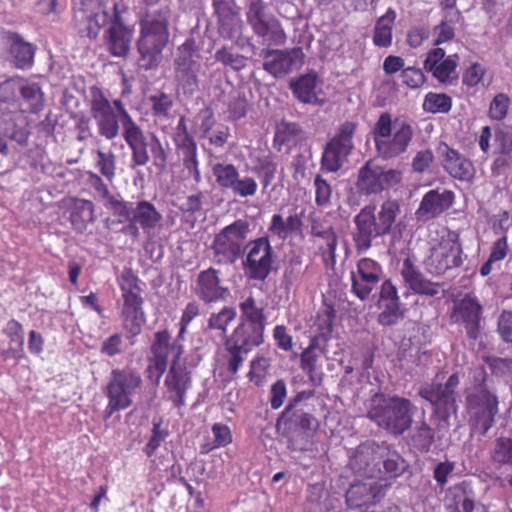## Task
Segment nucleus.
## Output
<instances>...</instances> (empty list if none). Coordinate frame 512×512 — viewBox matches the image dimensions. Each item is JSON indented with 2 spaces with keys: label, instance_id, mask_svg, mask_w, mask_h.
I'll use <instances>...</instances> for the list:
<instances>
[{
  "label": "nucleus",
  "instance_id": "nucleus-61",
  "mask_svg": "<svg viewBox=\"0 0 512 512\" xmlns=\"http://www.w3.org/2000/svg\"><path fill=\"white\" fill-rule=\"evenodd\" d=\"M335 317L336 312L333 307H327L318 313L315 326L317 327L320 337L326 340L330 337L333 331Z\"/></svg>",
  "mask_w": 512,
  "mask_h": 512
},
{
  "label": "nucleus",
  "instance_id": "nucleus-42",
  "mask_svg": "<svg viewBox=\"0 0 512 512\" xmlns=\"http://www.w3.org/2000/svg\"><path fill=\"white\" fill-rule=\"evenodd\" d=\"M323 354L324 349L320 347L319 337L315 336L300 355V367L311 380H314V374L318 370V361Z\"/></svg>",
  "mask_w": 512,
  "mask_h": 512
},
{
  "label": "nucleus",
  "instance_id": "nucleus-40",
  "mask_svg": "<svg viewBox=\"0 0 512 512\" xmlns=\"http://www.w3.org/2000/svg\"><path fill=\"white\" fill-rule=\"evenodd\" d=\"M396 17L395 10L390 7L384 15L378 18L373 30V44L376 47L388 48L391 46Z\"/></svg>",
  "mask_w": 512,
  "mask_h": 512
},
{
  "label": "nucleus",
  "instance_id": "nucleus-18",
  "mask_svg": "<svg viewBox=\"0 0 512 512\" xmlns=\"http://www.w3.org/2000/svg\"><path fill=\"white\" fill-rule=\"evenodd\" d=\"M383 274V267L378 261L369 257L360 258L350 273L351 293L361 301L367 300Z\"/></svg>",
  "mask_w": 512,
  "mask_h": 512
},
{
  "label": "nucleus",
  "instance_id": "nucleus-57",
  "mask_svg": "<svg viewBox=\"0 0 512 512\" xmlns=\"http://www.w3.org/2000/svg\"><path fill=\"white\" fill-rule=\"evenodd\" d=\"M163 420L161 418L154 419L152 423V434L143 448V452L147 457H152L162 442L169 436V431L162 427Z\"/></svg>",
  "mask_w": 512,
  "mask_h": 512
},
{
  "label": "nucleus",
  "instance_id": "nucleus-49",
  "mask_svg": "<svg viewBox=\"0 0 512 512\" xmlns=\"http://www.w3.org/2000/svg\"><path fill=\"white\" fill-rule=\"evenodd\" d=\"M117 157L111 150L104 151L102 148L95 150V168L109 182L116 177Z\"/></svg>",
  "mask_w": 512,
  "mask_h": 512
},
{
  "label": "nucleus",
  "instance_id": "nucleus-10",
  "mask_svg": "<svg viewBox=\"0 0 512 512\" xmlns=\"http://www.w3.org/2000/svg\"><path fill=\"white\" fill-rule=\"evenodd\" d=\"M498 406V397L485 384L474 385L465 391V410L483 435L494 425Z\"/></svg>",
  "mask_w": 512,
  "mask_h": 512
},
{
  "label": "nucleus",
  "instance_id": "nucleus-54",
  "mask_svg": "<svg viewBox=\"0 0 512 512\" xmlns=\"http://www.w3.org/2000/svg\"><path fill=\"white\" fill-rule=\"evenodd\" d=\"M217 25L220 35L229 40H237L242 35L244 29V23L239 13L218 20Z\"/></svg>",
  "mask_w": 512,
  "mask_h": 512
},
{
  "label": "nucleus",
  "instance_id": "nucleus-64",
  "mask_svg": "<svg viewBox=\"0 0 512 512\" xmlns=\"http://www.w3.org/2000/svg\"><path fill=\"white\" fill-rule=\"evenodd\" d=\"M451 491L453 492L454 502L460 505L463 512H473L475 502L469 495L468 484L466 482L455 485Z\"/></svg>",
  "mask_w": 512,
  "mask_h": 512
},
{
  "label": "nucleus",
  "instance_id": "nucleus-8",
  "mask_svg": "<svg viewBox=\"0 0 512 512\" xmlns=\"http://www.w3.org/2000/svg\"><path fill=\"white\" fill-rule=\"evenodd\" d=\"M250 231V223L246 219H237L223 227L214 235L209 248L213 262L220 266L233 265L241 257Z\"/></svg>",
  "mask_w": 512,
  "mask_h": 512
},
{
  "label": "nucleus",
  "instance_id": "nucleus-31",
  "mask_svg": "<svg viewBox=\"0 0 512 512\" xmlns=\"http://www.w3.org/2000/svg\"><path fill=\"white\" fill-rule=\"evenodd\" d=\"M400 274L406 287L414 294L435 297L440 293L441 284L428 279L411 257L403 260Z\"/></svg>",
  "mask_w": 512,
  "mask_h": 512
},
{
  "label": "nucleus",
  "instance_id": "nucleus-26",
  "mask_svg": "<svg viewBox=\"0 0 512 512\" xmlns=\"http://www.w3.org/2000/svg\"><path fill=\"white\" fill-rule=\"evenodd\" d=\"M219 270L209 267L198 273L192 291L204 304L225 302L230 290L222 284Z\"/></svg>",
  "mask_w": 512,
  "mask_h": 512
},
{
  "label": "nucleus",
  "instance_id": "nucleus-20",
  "mask_svg": "<svg viewBox=\"0 0 512 512\" xmlns=\"http://www.w3.org/2000/svg\"><path fill=\"white\" fill-rule=\"evenodd\" d=\"M389 487L381 478L355 481L346 491V504L351 509L374 506L384 498Z\"/></svg>",
  "mask_w": 512,
  "mask_h": 512
},
{
  "label": "nucleus",
  "instance_id": "nucleus-2",
  "mask_svg": "<svg viewBox=\"0 0 512 512\" xmlns=\"http://www.w3.org/2000/svg\"><path fill=\"white\" fill-rule=\"evenodd\" d=\"M375 212V205H367L354 218L355 231L352 238L358 254L367 252L374 239L391 232L400 206L395 200H386L381 204L377 215Z\"/></svg>",
  "mask_w": 512,
  "mask_h": 512
},
{
  "label": "nucleus",
  "instance_id": "nucleus-60",
  "mask_svg": "<svg viewBox=\"0 0 512 512\" xmlns=\"http://www.w3.org/2000/svg\"><path fill=\"white\" fill-rule=\"evenodd\" d=\"M88 182L90 186L103 198L106 200V207L110 209L112 212L114 211L113 201H120L121 199L116 198L111 194L108 185L103 181L102 175L99 173L89 171Z\"/></svg>",
  "mask_w": 512,
  "mask_h": 512
},
{
  "label": "nucleus",
  "instance_id": "nucleus-55",
  "mask_svg": "<svg viewBox=\"0 0 512 512\" xmlns=\"http://www.w3.org/2000/svg\"><path fill=\"white\" fill-rule=\"evenodd\" d=\"M214 58L217 62L234 71L242 70L246 66L247 60L245 56L239 53H234L233 49L228 46H223L218 49L214 54Z\"/></svg>",
  "mask_w": 512,
  "mask_h": 512
},
{
  "label": "nucleus",
  "instance_id": "nucleus-19",
  "mask_svg": "<svg viewBox=\"0 0 512 512\" xmlns=\"http://www.w3.org/2000/svg\"><path fill=\"white\" fill-rule=\"evenodd\" d=\"M212 174L217 185L230 190L233 195L247 198L257 193L258 184L253 177H240L239 170L232 163H216L212 166Z\"/></svg>",
  "mask_w": 512,
  "mask_h": 512
},
{
  "label": "nucleus",
  "instance_id": "nucleus-29",
  "mask_svg": "<svg viewBox=\"0 0 512 512\" xmlns=\"http://www.w3.org/2000/svg\"><path fill=\"white\" fill-rule=\"evenodd\" d=\"M459 56H446L445 50L439 47L431 49L424 61V69L441 84L452 85L458 79L456 69Z\"/></svg>",
  "mask_w": 512,
  "mask_h": 512
},
{
  "label": "nucleus",
  "instance_id": "nucleus-62",
  "mask_svg": "<svg viewBox=\"0 0 512 512\" xmlns=\"http://www.w3.org/2000/svg\"><path fill=\"white\" fill-rule=\"evenodd\" d=\"M148 147L152 155L153 165L160 171L165 170L168 162V152L155 134H152L150 142H147Z\"/></svg>",
  "mask_w": 512,
  "mask_h": 512
},
{
  "label": "nucleus",
  "instance_id": "nucleus-63",
  "mask_svg": "<svg viewBox=\"0 0 512 512\" xmlns=\"http://www.w3.org/2000/svg\"><path fill=\"white\" fill-rule=\"evenodd\" d=\"M256 170L261 177L263 187L267 188L275 179L277 164L273 161L271 156H264L259 158Z\"/></svg>",
  "mask_w": 512,
  "mask_h": 512
},
{
  "label": "nucleus",
  "instance_id": "nucleus-43",
  "mask_svg": "<svg viewBox=\"0 0 512 512\" xmlns=\"http://www.w3.org/2000/svg\"><path fill=\"white\" fill-rule=\"evenodd\" d=\"M3 333L9 338L10 343H16L19 346V349H13L11 347L8 349H3L0 351V355L4 359H20L22 357L21 352L24 345L22 324L15 319H11L4 327Z\"/></svg>",
  "mask_w": 512,
  "mask_h": 512
},
{
  "label": "nucleus",
  "instance_id": "nucleus-28",
  "mask_svg": "<svg viewBox=\"0 0 512 512\" xmlns=\"http://www.w3.org/2000/svg\"><path fill=\"white\" fill-rule=\"evenodd\" d=\"M263 69L275 78H281L304 64L305 55L301 48L285 50L268 49L263 53Z\"/></svg>",
  "mask_w": 512,
  "mask_h": 512
},
{
  "label": "nucleus",
  "instance_id": "nucleus-3",
  "mask_svg": "<svg viewBox=\"0 0 512 512\" xmlns=\"http://www.w3.org/2000/svg\"><path fill=\"white\" fill-rule=\"evenodd\" d=\"M121 292L120 315L126 338L131 340L142 332L146 322V315L143 309L144 298L142 296L143 284L131 267H125L117 278Z\"/></svg>",
  "mask_w": 512,
  "mask_h": 512
},
{
  "label": "nucleus",
  "instance_id": "nucleus-23",
  "mask_svg": "<svg viewBox=\"0 0 512 512\" xmlns=\"http://www.w3.org/2000/svg\"><path fill=\"white\" fill-rule=\"evenodd\" d=\"M380 444L366 441L359 444L349 456L348 466L352 472L365 479H375L381 474L379 468Z\"/></svg>",
  "mask_w": 512,
  "mask_h": 512
},
{
  "label": "nucleus",
  "instance_id": "nucleus-9",
  "mask_svg": "<svg viewBox=\"0 0 512 512\" xmlns=\"http://www.w3.org/2000/svg\"><path fill=\"white\" fill-rule=\"evenodd\" d=\"M246 21L252 32L268 46H283L287 34L281 21L269 10L264 0H248Z\"/></svg>",
  "mask_w": 512,
  "mask_h": 512
},
{
  "label": "nucleus",
  "instance_id": "nucleus-36",
  "mask_svg": "<svg viewBox=\"0 0 512 512\" xmlns=\"http://www.w3.org/2000/svg\"><path fill=\"white\" fill-rule=\"evenodd\" d=\"M302 227L303 216L301 213L290 214L286 219L280 213H275L271 217L265 236H269V239L276 238L285 241L293 234L301 232Z\"/></svg>",
  "mask_w": 512,
  "mask_h": 512
},
{
  "label": "nucleus",
  "instance_id": "nucleus-47",
  "mask_svg": "<svg viewBox=\"0 0 512 512\" xmlns=\"http://www.w3.org/2000/svg\"><path fill=\"white\" fill-rule=\"evenodd\" d=\"M304 397H307L305 392H300L294 396L282 411L278 421H284L285 423L289 422L291 424L295 423L302 427H308L312 416L301 410H295L297 404L302 401Z\"/></svg>",
  "mask_w": 512,
  "mask_h": 512
},
{
  "label": "nucleus",
  "instance_id": "nucleus-14",
  "mask_svg": "<svg viewBox=\"0 0 512 512\" xmlns=\"http://www.w3.org/2000/svg\"><path fill=\"white\" fill-rule=\"evenodd\" d=\"M357 124L346 121L340 125L334 137L325 145L321 157V170L335 173L348 161L354 145L353 137Z\"/></svg>",
  "mask_w": 512,
  "mask_h": 512
},
{
  "label": "nucleus",
  "instance_id": "nucleus-35",
  "mask_svg": "<svg viewBox=\"0 0 512 512\" xmlns=\"http://www.w3.org/2000/svg\"><path fill=\"white\" fill-rule=\"evenodd\" d=\"M3 40L9 49L15 67L24 70L33 65L36 52V47L33 44L24 41L18 33L11 31L4 33Z\"/></svg>",
  "mask_w": 512,
  "mask_h": 512
},
{
  "label": "nucleus",
  "instance_id": "nucleus-56",
  "mask_svg": "<svg viewBox=\"0 0 512 512\" xmlns=\"http://www.w3.org/2000/svg\"><path fill=\"white\" fill-rule=\"evenodd\" d=\"M237 316L236 309L231 306L223 307L219 312H214L208 319V328L219 330L223 334L227 332L228 326L235 320Z\"/></svg>",
  "mask_w": 512,
  "mask_h": 512
},
{
  "label": "nucleus",
  "instance_id": "nucleus-39",
  "mask_svg": "<svg viewBox=\"0 0 512 512\" xmlns=\"http://www.w3.org/2000/svg\"><path fill=\"white\" fill-rule=\"evenodd\" d=\"M238 307L240 310L239 322L263 329L266 328L267 316L265 308L257 302L252 294L242 296L238 303Z\"/></svg>",
  "mask_w": 512,
  "mask_h": 512
},
{
  "label": "nucleus",
  "instance_id": "nucleus-37",
  "mask_svg": "<svg viewBox=\"0 0 512 512\" xmlns=\"http://www.w3.org/2000/svg\"><path fill=\"white\" fill-rule=\"evenodd\" d=\"M265 329L243 322H238L230 336L225 341L230 344L239 346L244 351L251 352L254 348L259 347L264 342Z\"/></svg>",
  "mask_w": 512,
  "mask_h": 512
},
{
  "label": "nucleus",
  "instance_id": "nucleus-45",
  "mask_svg": "<svg viewBox=\"0 0 512 512\" xmlns=\"http://www.w3.org/2000/svg\"><path fill=\"white\" fill-rule=\"evenodd\" d=\"M435 442V430L426 422H419L414 428L411 436V446L418 452L426 454L431 450Z\"/></svg>",
  "mask_w": 512,
  "mask_h": 512
},
{
  "label": "nucleus",
  "instance_id": "nucleus-34",
  "mask_svg": "<svg viewBox=\"0 0 512 512\" xmlns=\"http://www.w3.org/2000/svg\"><path fill=\"white\" fill-rule=\"evenodd\" d=\"M133 29L124 25L117 14L105 33L109 53L115 57H126L130 52Z\"/></svg>",
  "mask_w": 512,
  "mask_h": 512
},
{
  "label": "nucleus",
  "instance_id": "nucleus-6",
  "mask_svg": "<svg viewBox=\"0 0 512 512\" xmlns=\"http://www.w3.org/2000/svg\"><path fill=\"white\" fill-rule=\"evenodd\" d=\"M143 380L141 374L132 367L114 368L104 388L108 403L103 412V419L107 421L114 413L132 406L133 397L141 390Z\"/></svg>",
  "mask_w": 512,
  "mask_h": 512
},
{
  "label": "nucleus",
  "instance_id": "nucleus-32",
  "mask_svg": "<svg viewBox=\"0 0 512 512\" xmlns=\"http://www.w3.org/2000/svg\"><path fill=\"white\" fill-rule=\"evenodd\" d=\"M455 194L448 189L440 190V188L429 190L424 194L418 209L416 217L418 220L426 221L438 217L454 203Z\"/></svg>",
  "mask_w": 512,
  "mask_h": 512
},
{
  "label": "nucleus",
  "instance_id": "nucleus-4",
  "mask_svg": "<svg viewBox=\"0 0 512 512\" xmlns=\"http://www.w3.org/2000/svg\"><path fill=\"white\" fill-rule=\"evenodd\" d=\"M414 408L407 398L375 394L367 416L388 434L401 436L412 426Z\"/></svg>",
  "mask_w": 512,
  "mask_h": 512
},
{
  "label": "nucleus",
  "instance_id": "nucleus-58",
  "mask_svg": "<svg viewBox=\"0 0 512 512\" xmlns=\"http://www.w3.org/2000/svg\"><path fill=\"white\" fill-rule=\"evenodd\" d=\"M181 157L184 169L187 171L188 177H191L196 183L201 181V173L199 169L198 148L184 149L177 152Z\"/></svg>",
  "mask_w": 512,
  "mask_h": 512
},
{
  "label": "nucleus",
  "instance_id": "nucleus-16",
  "mask_svg": "<svg viewBox=\"0 0 512 512\" xmlns=\"http://www.w3.org/2000/svg\"><path fill=\"white\" fill-rule=\"evenodd\" d=\"M460 384V377L457 372L451 374L444 384L433 383L422 387L419 396L428 401L435 412L442 413L444 418L457 414V388Z\"/></svg>",
  "mask_w": 512,
  "mask_h": 512
},
{
  "label": "nucleus",
  "instance_id": "nucleus-21",
  "mask_svg": "<svg viewBox=\"0 0 512 512\" xmlns=\"http://www.w3.org/2000/svg\"><path fill=\"white\" fill-rule=\"evenodd\" d=\"M483 307L479 301L466 294L463 298L454 302L450 313L452 323L463 326L467 337L471 340H477L481 331Z\"/></svg>",
  "mask_w": 512,
  "mask_h": 512
},
{
  "label": "nucleus",
  "instance_id": "nucleus-41",
  "mask_svg": "<svg viewBox=\"0 0 512 512\" xmlns=\"http://www.w3.org/2000/svg\"><path fill=\"white\" fill-rule=\"evenodd\" d=\"M380 451L379 463H383L384 473L388 478H397L405 472L406 461L395 448L380 444Z\"/></svg>",
  "mask_w": 512,
  "mask_h": 512
},
{
  "label": "nucleus",
  "instance_id": "nucleus-15",
  "mask_svg": "<svg viewBox=\"0 0 512 512\" xmlns=\"http://www.w3.org/2000/svg\"><path fill=\"white\" fill-rule=\"evenodd\" d=\"M88 103L99 136L106 140L115 139L120 132L121 120L114 111L105 91L97 85L91 86Z\"/></svg>",
  "mask_w": 512,
  "mask_h": 512
},
{
  "label": "nucleus",
  "instance_id": "nucleus-50",
  "mask_svg": "<svg viewBox=\"0 0 512 512\" xmlns=\"http://www.w3.org/2000/svg\"><path fill=\"white\" fill-rule=\"evenodd\" d=\"M452 98L445 93L428 92L422 108L427 113L447 114L452 108Z\"/></svg>",
  "mask_w": 512,
  "mask_h": 512
},
{
  "label": "nucleus",
  "instance_id": "nucleus-5",
  "mask_svg": "<svg viewBox=\"0 0 512 512\" xmlns=\"http://www.w3.org/2000/svg\"><path fill=\"white\" fill-rule=\"evenodd\" d=\"M371 134L378 156L391 160L407 152L414 131L406 121L396 119L393 122L391 115L384 112L378 117Z\"/></svg>",
  "mask_w": 512,
  "mask_h": 512
},
{
  "label": "nucleus",
  "instance_id": "nucleus-44",
  "mask_svg": "<svg viewBox=\"0 0 512 512\" xmlns=\"http://www.w3.org/2000/svg\"><path fill=\"white\" fill-rule=\"evenodd\" d=\"M322 243L318 245L319 254L322 257L323 264L328 269H333L336 265V250L338 246V236L332 226L327 228V232L319 234Z\"/></svg>",
  "mask_w": 512,
  "mask_h": 512
},
{
  "label": "nucleus",
  "instance_id": "nucleus-7",
  "mask_svg": "<svg viewBox=\"0 0 512 512\" xmlns=\"http://www.w3.org/2000/svg\"><path fill=\"white\" fill-rule=\"evenodd\" d=\"M113 216L118 218V223H127L122 228V233L138 238L140 229L145 233L154 230L162 221V215L156 207L147 200H141L136 203L125 201H113Z\"/></svg>",
  "mask_w": 512,
  "mask_h": 512
},
{
  "label": "nucleus",
  "instance_id": "nucleus-33",
  "mask_svg": "<svg viewBox=\"0 0 512 512\" xmlns=\"http://www.w3.org/2000/svg\"><path fill=\"white\" fill-rule=\"evenodd\" d=\"M64 207L71 227L76 233L83 234L88 225L96 219L95 205L90 200L70 197L64 200Z\"/></svg>",
  "mask_w": 512,
  "mask_h": 512
},
{
  "label": "nucleus",
  "instance_id": "nucleus-48",
  "mask_svg": "<svg viewBox=\"0 0 512 512\" xmlns=\"http://www.w3.org/2000/svg\"><path fill=\"white\" fill-rule=\"evenodd\" d=\"M302 133L299 124L281 121L277 126L273 138V144L280 151L283 146L295 143Z\"/></svg>",
  "mask_w": 512,
  "mask_h": 512
},
{
  "label": "nucleus",
  "instance_id": "nucleus-11",
  "mask_svg": "<svg viewBox=\"0 0 512 512\" xmlns=\"http://www.w3.org/2000/svg\"><path fill=\"white\" fill-rule=\"evenodd\" d=\"M242 268L249 280L264 281L273 270L276 254L269 236H260L246 243Z\"/></svg>",
  "mask_w": 512,
  "mask_h": 512
},
{
  "label": "nucleus",
  "instance_id": "nucleus-38",
  "mask_svg": "<svg viewBox=\"0 0 512 512\" xmlns=\"http://www.w3.org/2000/svg\"><path fill=\"white\" fill-rule=\"evenodd\" d=\"M320 84L315 72L300 75L289 82V88L294 97L305 104L318 102L317 89Z\"/></svg>",
  "mask_w": 512,
  "mask_h": 512
},
{
  "label": "nucleus",
  "instance_id": "nucleus-17",
  "mask_svg": "<svg viewBox=\"0 0 512 512\" xmlns=\"http://www.w3.org/2000/svg\"><path fill=\"white\" fill-rule=\"evenodd\" d=\"M196 46L194 39L186 41L178 47L175 59V79L184 92L194 93L199 86L198 73L201 64L195 59Z\"/></svg>",
  "mask_w": 512,
  "mask_h": 512
},
{
  "label": "nucleus",
  "instance_id": "nucleus-53",
  "mask_svg": "<svg viewBox=\"0 0 512 512\" xmlns=\"http://www.w3.org/2000/svg\"><path fill=\"white\" fill-rule=\"evenodd\" d=\"M490 458L494 464L500 466L512 465V438H497L490 452Z\"/></svg>",
  "mask_w": 512,
  "mask_h": 512
},
{
  "label": "nucleus",
  "instance_id": "nucleus-52",
  "mask_svg": "<svg viewBox=\"0 0 512 512\" xmlns=\"http://www.w3.org/2000/svg\"><path fill=\"white\" fill-rule=\"evenodd\" d=\"M379 306L382 311L378 315V322L384 326H391L397 323L399 318L403 316L401 309V300H386L379 299Z\"/></svg>",
  "mask_w": 512,
  "mask_h": 512
},
{
  "label": "nucleus",
  "instance_id": "nucleus-46",
  "mask_svg": "<svg viewBox=\"0 0 512 512\" xmlns=\"http://www.w3.org/2000/svg\"><path fill=\"white\" fill-rule=\"evenodd\" d=\"M18 91L27 106L24 111L38 113L43 109L44 95L39 84L24 81L19 85Z\"/></svg>",
  "mask_w": 512,
  "mask_h": 512
},
{
  "label": "nucleus",
  "instance_id": "nucleus-22",
  "mask_svg": "<svg viewBox=\"0 0 512 512\" xmlns=\"http://www.w3.org/2000/svg\"><path fill=\"white\" fill-rule=\"evenodd\" d=\"M170 333L168 330H160L154 333V340L150 347L151 356L148 359L146 373L148 379L155 385H159L163 374L167 370L169 350L178 351L182 346L177 345L178 338L172 346H170Z\"/></svg>",
  "mask_w": 512,
  "mask_h": 512
},
{
  "label": "nucleus",
  "instance_id": "nucleus-13",
  "mask_svg": "<svg viewBox=\"0 0 512 512\" xmlns=\"http://www.w3.org/2000/svg\"><path fill=\"white\" fill-rule=\"evenodd\" d=\"M111 105L121 120L122 137L131 151V167L145 166L150 157L144 130L133 120L122 100L115 99Z\"/></svg>",
  "mask_w": 512,
  "mask_h": 512
},
{
  "label": "nucleus",
  "instance_id": "nucleus-27",
  "mask_svg": "<svg viewBox=\"0 0 512 512\" xmlns=\"http://www.w3.org/2000/svg\"><path fill=\"white\" fill-rule=\"evenodd\" d=\"M182 353L183 350L179 347L164 379V385L169 394L168 400L176 408H181L185 405L186 393L192 382L191 373L187 370L186 366L179 363Z\"/></svg>",
  "mask_w": 512,
  "mask_h": 512
},
{
  "label": "nucleus",
  "instance_id": "nucleus-30",
  "mask_svg": "<svg viewBox=\"0 0 512 512\" xmlns=\"http://www.w3.org/2000/svg\"><path fill=\"white\" fill-rule=\"evenodd\" d=\"M440 161L443 169L454 179L462 182H471L475 177L473 162L458 150L442 142L438 147Z\"/></svg>",
  "mask_w": 512,
  "mask_h": 512
},
{
  "label": "nucleus",
  "instance_id": "nucleus-59",
  "mask_svg": "<svg viewBox=\"0 0 512 512\" xmlns=\"http://www.w3.org/2000/svg\"><path fill=\"white\" fill-rule=\"evenodd\" d=\"M224 347L225 351L227 352V371L233 378H235L245 360V355H247L249 351H244L239 346L230 344L227 341L224 342Z\"/></svg>",
  "mask_w": 512,
  "mask_h": 512
},
{
  "label": "nucleus",
  "instance_id": "nucleus-25",
  "mask_svg": "<svg viewBox=\"0 0 512 512\" xmlns=\"http://www.w3.org/2000/svg\"><path fill=\"white\" fill-rule=\"evenodd\" d=\"M463 263L462 248L457 239H442L439 244L432 249L431 255L427 260V267L434 275H443L448 270L457 268Z\"/></svg>",
  "mask_w": 512,
  "mask_h": 512
},
{
  "label": "nucleus",
  "instance_id": "nucleus-24",
  "mask_svg": "<svg viewBox=\"0 0 512 512\" xmlns=\"http://www.w3.org/2000/svg\"><path fill=\"white\" fill-rule=\"evenodd\" d=\"M109 15L101 0H81L75 10L74 19L79 32L90 39H95L100 29L106 25Z\"/></svg>",
  "mask_w": 512,
  "mask_h": 512
},
{
  "label": "nucleus",
  "instance_id": "nucleus-12",
  "mask_svg": "<svg viewBox=\"0 0 512 512\" xmlns=\"http://www.w3.org/2000/svg\"><path fill=\"white\" fill-rule=\"evenodd\" d=\"M402 181V172L397 169L385 168L368 160L358 170L355 189L360 196H372L390 189Z\"/></svg>",
  "mask_w": 512,
  "mask_h": 512
},
{
  "label": "nucleus",
  "instance_id": "nucleus-1",
  "mask_svg": "<svg viewBox=\"0 0 512 512\" xmlns=\"http://www.w3.org/2000/svg\"><path fill=\"white\" fill-rule=\"evenodd\" d=\"M171 9L160 7L154 11H146L139 21L140 33L137 40L139 65L150 70L161 61L162 52L168 44Z\"/></svg>",
  "mask_w": 512,
  "mask_h": 512
},
{
  "label": "nucleus",
  "instance_id": "nucleus-51",
  "mask_svg": "<svg viewBox=\"0 0 512 512\" xmlns=\"http://www.w3.org/2000/svg\"><path fill=\"white\" fill-rule=\"evenodd\" d=\"M379 306L382 311L378 315V322L384 326H391L397 323L399 318L403 316L401 309V300H386L379 299Z\"/></svg>",
  "mask_w": 512,
  "mask_h": 512
}]
</instances>
